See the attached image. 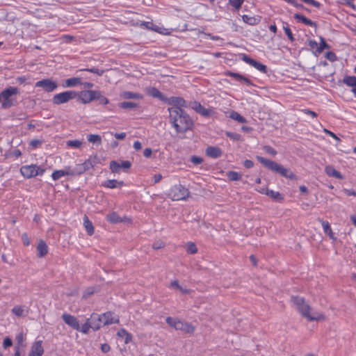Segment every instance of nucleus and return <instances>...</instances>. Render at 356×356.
<instances>
[{"instance_id": "obj_44", "label": "nucleus", "mask_w": 356, "mask_h": 356, "mask_svg": "<svg viewBox=\"0 0 356 356\" xmlns=\"http://www.w3.org/2000/svg\"><path fill=\"white\" fill-rule=\"evenodd\" d=\"M121 165L119 163L112 161L110 163V169L113 172H119Z\"/></svg>"}, {"instance_id": "obj_60", "label": "nucleus", "mask_w": 356, "mask_h": 356, "mask_svg": "<svg viewBox=\"0 0 356 356\" xmlns=\"http://www.w3.org/2000/svg\"><path fill=\"white\" fill-rule=\"evenodd\" d=\"M229 76L234 78L236 80H237L238 81H241V79L243 77L242 75L237 74V73H234V72H230Z\"/></svg>"}, {"instance_id": "obj_23", "label": "nucleus", "mask_w": 356, "mask_h": 356, "mask_svg": "<svg viewBox=\"0 0 356 356\" xmlns=\"http://www.w3.org/2000/svg\"><path fill=\"white\" fill-rule=\"evenodd\" d=\"M124 185L122 181H117L115 179H108L102 184V186L108 188H121Z\"/></svg>"}, {"instance_id": "obj_54", "label": "nucleus", "mask_w": 356, "mask_h": 356, "mask_svg": "<svg viewBox=\"0 0 356 356\" xmlns=\"http://www.w3.org/2000/svg\"><path fill=\"white\" fill-rule=\"evenodd\" d=\"M302 1L308 5H311L314 7H316V8H318L320 6V3H318V1H316L315 0H302Z\"/></svg>"}, {"instance_id": "obj_36", "label": "nucleus", "mask_w": 356, "mask_h": 356, "mask_svg": "<svg viewBox=\"0 0 356 356\" xmlns=\"http://www.w3.org/2000/svg\"><path fill=\"white\" fill-rule=\"evenodd\" d=\"M266 195L270 196L272 199L275 201H281L283 200L282 195L277 191H274L272 190H267L266 192Z\"/></svg>"}, {"instance_id": "obj_53", "label": "nucleus", "mask_w": 356, "mask_h": 356, "mask_svg": "<svg viewBox=\"0 0 356 356\" xmlns=\"http://www.w3.org/2000/svg\"><path fill=\"white\" fill-rule=\"evenodd\" d=\"M226 136L229 137L231 139H233L234 140H238L240 139V136L238 134L233 133V132H227Z\"/></svg>"}, {"instance_id": "obj_3", "label": "nucleus", "mask_w": 356, "mask_h": 356, "mask_svg": "<svg viewBox=\"0 0 356 356\" xmlns=\"http://www.w3.org/2000/svg\"><path fill=\"white\" fill-rule=\"evenodd\" d=\"M20 93L17 87L9 86L0 92V102L1 101V108L3 109L9 108L15 105V97Z\"/></svg>"}, {"instance_id": "obj_7", "label": "nucleus", "mask_w": 356, "mask_h": 356, "mask_svg": "<svg viewBox=\"0 0 356 356\" xmlns=\"http://www.w3.org/2000/svg\"><path fill=\"white\" fill-rule=\"evenodd\" d=\"M20 172L24 177L30 179L37 175H42L44 172V169L32 164L22 166L20 168Z\"/></svg>"}, {"instance_id": "obj_46", "label": "nucleus", "mask_w": 356, "mask_h": 356, "mask_svg": "<svg viewBox=\"0 0 356 356\" xmlns=\"http://www.w3.org/2000/svg\"><path fill=\"white\" fill-rule=\"evenodd\" d=\"M244 2V0H229V4L235 8L236 9H239L241 7V5Z\"/></svg>"}, {"instance_id": "obj_13", "label": "nucleus", "mask_w": 356, "mask_h": 356, "mask_svg": "<svg viewBox=\"0 0 356 356\" xmlns=\"http://www.w3.org/2000/svg\"><path fill=\"white\" fill-rule=\"evenodd\" d=\"M62 319L67 325H68L73 329H74V330L80 329L79 321L75 316H74L71 314L65 313L62 315Z\"/></svg>"}, {"instance_id": "obj_50", "label": "nucleus", "mask_w": 356, "mask_h": 356, "mask_svg": "<svg viewBox=\"0 0 356 356\" xmlns=\"http://www.w3.org/2000/svg\"><path fill=\"white\" fill-rule=\"evenodd\" d=\"M264 149L265 150V152L266 153L271 154L273 156H275L277 154V151L270 146L266 145L264 147Z\"/></svg>"}, {"instance_id": "obj_42", "label": "nucleus", "mask_w": 356, "mask_h": 356, "mask_svg": "<svg viewBox=\"0 0 356 356\" xmlns=\"http://www.w3.org/2000/svg\"><path fill=\"white\" fill-rule=\"evenodd\" d=\"M90 328H92V325H91L90 321L87 319L86 323L83 325H82L81 326L80 325V329L76 330L81 332L83 334H87V333H88L89 330Z\"/></svg>"}, {"instance_id": "obj_27", "label": "nucleus", "mask_w": 356, "mask_h": 356, "mask_svg": "<svg viewBox=\"0 0 356 356\" xmlns=\"http://www.w3.org/2000/svg\"><path fill=\"white\" fill-rule=\"evenodd\" d=\"M140 26L144 27L145 29L155 31L158 33H163V30H165V29H162L159 27L158 26L154 24L152 22H143L140 24Z\"/></svg>"}, {"instance_id": "obj_24", "label": "nucleus", "mask_w": 356, "mask_h": 356, "mask_svg": "<svg viewBox=\"0 0 356 356\" xmlns=\"http://www.w3.org/2000/svg\"><path fill=\"white\" fill-rule=\"evenodd\" d=\"M325 172L329 177H333L339 179H343V176L341 175V174L339 171L335 170V168L332 165L326 166L325 168Z\"/></svg>"}, {"instance_id": "obj_14", "label": "nucleus", "mask_w": 356, "mask_h": 356, "mask_svg": "<svg viewBox=\"0 0 356 356\" xmlns=\"http://www.w3.org/2000/svg\"><path fill=\"white\" fill-rule=\"evenodd\" d=\"M168 104L172 105L171 108H178L179 109H182L183 107H186V101L181 98L178 97H171L170 98H165L164 100Z\"/></svg>"}, {"instance_id": "obj_2", "label": "nucleus", "mask_w": 356, "mask_h": 356, "mask_svg": "<svg viewBox=\"0 0 356 356\" xmlns=\"http://www.w3.org/2000/svg\"><path fill=\"white\" fill-rule=\"evenodd\" d=\"M291 300L298 312L308 321H321L325 318L321 313L313 311L303 298L292 296Z\"/></svg>"}, {"instance_id": "obj_17", "label": "nucleus", "mask_w": 356, "mask_h": 356, "mask_svg": "<svg viewBox=\"0 0 356 356\" xmlns=\"http://www.w3.org/2000/svg\"><path fill=\"white\" fill-rule=\"evenodd\" d=\"M191 108L195 110L197 113L202 116L208 117L211 114V110L206 108L202 106L199 102H194L192 103Z\"/></svg>"}, {"instance_id": "obj_1", "label": "nucleus", "mask_w": 356, "mask_h": 356, "mask_svg": "<svg viewBox=\"0 0 356 356\" xmlns=\"http://www.w3.org/2000/svg\"><path fill=\"white\" fill-rule=\"evenodd\" d=\"M169 120L177 133H184L192 129L193 122L189 115L183 109L168 108Z\"/></svg>"}, {"instance_id": "obj_21", "label": "nucleus", "mask_w": 356, "mask_h": 356, "mask_svg": "<svg viewBox=\"0 0 356 356\" xmlns=\"http://www.w3.org/2000/svg\"><path fill=\"white\" fill-rule=\"evenodd\" d=\"M343 83L349 87H352L351 91L356 94V76H346L343 79Z\"/></svg>"}, {"instance_id": "obj_58", "label": "nucleus", "mask_w": 356, "mask_h": 356, "mask_svg": "<svg viewBox=\"0 0 356 356\" xmlns=\"http://www.w3.org/2000/svg\"><path fill=\"white\" fill-rule=\"evenodd\" d=\"M308 44L312 49H316L318 51V47H319V45L316 41L311 40L309 41Z\"/></svg>"}, {"instance_id": "obj_59", "label": "nucleus", "mask_w": 356, "mask_h": 356, "mask_svg": "<svg viewBox=\"0 0 356 356\" xmlns=\"http://www.w3.org/2000/svg\"><path fill=\"white\" fill-rule=\"evenodd\" d=\"M326 58L331 61H334L337 58V56L333 52H327L326 54Z\"/></svg>"}, {"instance_id": "obj_51", "label": "nucleus", "mask_w": 356, "mask_h": 356, "mask_svg": "<svg viewBox=\"0 0 356 356\" xmlns=\"http://www.w3.org/2000/svg\"><path fill=\"white\" fill-rule=\"evenodd\" d=\"M13 346V341L11 340L10 338L9 337H6L4 339H3V347L6 349L8 348V347H10Z\"/></svg>"}, {"instance_id": "obj_62", "label": "nucleus", "mask_w": 356, "mask_h": 356, "mask_svg": "<svg viewBox=\"0 0 356 356\" xmlns=\"http://www.w3.org/2000/svg\"><path fill=\"white\" fill-rule=\"evenodd\" d=\"M152 153V150L151 148H146V149H145V150L143 152V155L145 157L149 158L151 156Z\"/></svg>"}, {"instance_id": "obj_55", "label": "nucleus", "mask_w": 356, "mask_h": 356, "mask_svg": "<svg viewBox=\"0 0 356 356\" xmlns=\"http://www.w3.org/2000/svg\"><path fill=\"white\" fill-rule=\"evenodd\" d=\"M95 293V290L93 288H88L86 290V291L84 292V293L83 294V298H88L90 295L93 294Z\"/></svg>"}, {"instance_id": "obj_28", "label": "nucleus", "mask_w": 356, "mask_h": 356, "mask_svg": "<svg viewBox=\"0 0 356 356\" xmlns=\"http://www.w3.org/2000/svg\"><path fill=\"white\" fill-rule=\"evenodd\" d=\"M294 18L307 26H309L312 27L316 26L315 22H314L313 21L307 18L306 17H305L304 15H302L301 14H298V13L295 14Z\"/></svg>"}, {"instance_id": "obj_29", "label": "nucleus", "mask_w": 356, "mask_h": 356, "mask_svg": "<svg viewBox=\"0 0 356 356\" xmlns=\"http://www.w3.org/2000/svg\"><path fill=\"white\" fill-rule=\"evenodd\" d=\"M82 83V79L80 77H73L65 80L64 87H74Z\"/></svg>"}, {"instance_id": "obj_43", "label": "nucleus", "mask_w": 356, "mask_h": 356, "mask_svg": "<svg viewBox=\"0 0 356 356\" xmlns=\"http://www.w3.org/2000/svg\"><path fill=\"white\" fill-rule=\"evenodd\" d=\"M227 177L232 181H238L241 178V175L239 172L231 171L227 173Z\"/></svg>"}, {"instance_id": "obj_12", "label": "nucleus", "mask_w": 356, "mask_h": 356, "mask_svg": "<svg viewBox=\"0 0 356 356\" xmlns=\"http://www.w3.org/2000/svg\"><path fill=\"white\" fill-rule=\"evenodd\" d=\"M242 60L246 63L254 67L255 69L258 70L261 72L266 73L267 67L265 65H263L262 63L248 57L246 55L243 56Z\"/></svg>"}, {"instance_id": "obj_30", "label": "nucleus", "mask_w": 356, "mask_h": 356, "mask_svg": "<svg viewBox=\"0 0 356 356\" xmlns=\"http://www.w3.org/2000/svg\"><path fill=\"white\" fill-rule=\"evenodd\" d=\"M83 226L89 235H92L94 234V227L92 223L86 216L83 218Z\"/></svg>"}, {"instance_id": "obj_10", "label": "nucleus", "mask_w": 356, "mask_h": 356, "mask_svg": "<svg viewBox=\"0 0 356 356\" xmlns=\"http://www.w3.org/2000/svg\"><path fill=\"white\" fill-rule=\"evenodd\" d=\"M95 164V159H88L85 161L83 163L77 164L76 167L72 170V172H73V175H81L86 171L90 170L93 168Z\"/></svg>"}, {"instance_id": "obj_5", "label": "nucleus", "mask_w": 356, "mask_h": 356, "mask_svg": "<svg viewBox=\"0 0 356 356\" xmlns=\"http://www.w3.org/2000/svg\"><path fill=\"white\" fill-rule=\"evenodd\" d=\"M166 322L170 327L185 333H193L195 330L194 327L191 324L184 322L178 318L168 317L166 318Z\"/></svg>"}, {"instance_id": "obj_40", "label": "nucleus", "mask_w": 356, "mask_h": 356, "mask_svg": "<svg viewBox=\"0 0 356 356\" xmlns=\"http://www.w3.org/2000/svg\"><path fill=\"white\" fill-rule=\"evenodd\" d=\"M242 18L244 22L250 25H255L259 22V20L257 18L248 15H243Z\"/></svg>"}, {"instance_id": "obj_35", "label": "nucleus", "mask_w": 356, "mask_h": 356, "mask_svg": "<svg viewBox=\"0 0 356 356\" xmlns=\"http://www.w3.org/2000/svg\"><path fill=\"white\" fill-rule=\"evenodd\" d=\"M118 336L124 339V343H128L131 340V336L124 329H121L118 332Z\"/></svg>"}, {"instance_id": "obj_61", "label": "nucleus", "mask_w": 356, "mask_h": 356, "mask_svg": "<svg viewBox=\"0 0 356 356\" xmlns=\"http://www.w3.org/2000/svg\"><path fill=\"white\" fill-rule=\"evenodd\" d=\"M323 131L327 134V135L330 136L331 137H332L334 139L337 140H339V138L337 136V135L335 134H334L333 132L326 129H324Z\"/></svg>"}, {"instance_id": "obj_63", "label": "nucleus", "mask_w": 356, "mask_h": 356, "mask_svg": "<svg viewBox=\"0 0 356 356\" xmlns=\"http://www.w3.org/2000/svg\"><path fill=\"white\" fill-rule=\"evenodd\" d=\"M114 136L118 140H123L126 137V134L124 132L117 133L114 134Z\"/></svg>"}, {"instance_id": "obj_20", "label": "nucleus", "mask_w": 356, "mask_h": 356, "mask_svg": "<svg viewBox=\"0 0 356 356\" xmlns=\"http://www.w3.org/2000/svg\"><path fill=\"white\" fill-rule=\"evenodd\" d=\"M66 175H73V172H72V170L70 168L66 170H56L52 173L51 177L56 181Z\"/></svg>"}, {"instance_id": "obj_56", "label": "nucleus", "mask_w": 356, "mask_h": 356, "mask_svg": "<svg viewBox=\"0 0 356 356\" xmlns=\"http://www.w3.org/2000/svg\"><path fill=\"white\" fill-rule=\"evenodd\" d=\"M191 160L192 163L195 165L200 164L203 161V159L201 157L195 156H192Z\"/></svg>"}, {"instance_id": "obj_33", "label": "nucleus", "mask_w": 356, "mask_h": 356, "mask_svg": "<svg viewBox=\"0 0 356 356\" xmlns=\"http://www.w3.org/2000/svg\"><path fill=\"white\" fill-rule=\"evenodd\" d=\"M321 225L325 234H327L330 238L334 239V234L328 222L321 220Z\"/></svg>"}, {"instance_id": "obj_52", "label": "nucleus", "mask_w": 356, "mask_h": 356, "mask_svg": "<svg viewBox=\"0 0 356 356\" xmlns=\"http://www.w3.org/2000/svg\"><path fill=\"white\" fill-rule=\"evenodd\" d=\"M284 31L286 35H287L288 38L291 41H293L294 38H293V36L291 29L288 26H284Z\"/></svg>"}, {"instance_id": "obj_32", "label": "nucleus", "mask_w": 356, "mask_h": 356, "mask_svg": "<svg viewBox=\"0 0 356 356\" xmlns=\"http://www.w3.org/2000/svg\"><path fill=\"white\" fill-rule=\"evenodd\" d=\"M38 254V256L39 257H44L48 252V248L46 243L44 241H40L37 247Z\"/></svg>"}, {"instance_id": "obj_6", "label": "nucleus", "mask_w": 356, "mask_h": 356, "mask_svg": "<svg viewBox=\"0 0 356 356\" xmlns=\"http://www.w3.org/2000/svg\"><path fill=\"white\" fill-rule=\"evenodd\" d=\"M189 194L188 190L181 184L173 186L169 192V196L174 201L186 200Z\"/></svg>"}, {"instance_id": "obj_8", "label": "nucleus", "mask_w": 356, "mask_h": 356, "mask_svg": "<svg viewBox=\"0 0 356 356\" xmlns=\"http://www.w3.org/2000/svg\"><path fill=\"white\" fill-rule=\"evenodd\" d=\"M76 96V92L73 90H67L55 95L52 98V102L54 104H62L74 99Z\"/></svg>"}, {"instance_id": "obj_26", "label": "nucleus", "mask_w": 356, "mask_h": 356, "mask_svg": "<svg viewBox=\"0 0 356 356\" xmlns=\"http://www.w3.org/2000/svg\"><path fill=\"white\" fill-rule=\"evenodd\" d=\"M12 312L18 317L26 316L28 314V310L24 306L16 305L12 309Z\"/></svg>"}, {"instance_id": "obj_9", "label": "nucleus", "mask_w": 356, "mask_h": 356, "mask_svg": "<svg viewBox=\"0 0 356 356\" xmlns=\"http://www.w3.org/2000/svg\"><path fill=\"white\" fill-rule=\"evenodd\" d=\"M79 101L83 104H88L92 100L100 98V92L98 90H83L77 93Z\"/></svg>"}, {"instance_id": "obj_11", "label": "nucleus", "mask_w": 356, "mask_h": 356, "mask_svg": "<svg viewBox=\"0 0 356 356\" xmlns=\"http://www.w3.org/2000/svg\"><path fill=\"white\" fill-rule=\"evenodd\" d=\"M35 87L42 88L45 92H51L58 88V83L50 79H44L37 81Z\"/></svg>"}, {"instance_id": "obj_45", "label": "nucleus", "mask_w": 356, "mask_h": 356, "mask_svg": "<svg viewBox=\"0 0 356 356\" xmlns=\"http://www.w3.org/2000/svg\"><path fill=\"white\" fill-rule=\"evenodd\" d=\"M26 340V337L25 335L23 334V332H20L19 333L17 336H16V341L17 342V344L15 346H19V348H21V346H22V343Z\"/></svg>"}, {"instance_id": "obj_37", "label": "nucleus", "mask_w": 356, "mask_h": 356, "mask_svg": "<svg viewBox=\"0 0 356 356\" xmlns=\"http://www.w3.org/2000/svg\"><path fill=\"white\" fill-rule=\"evenodd\" d=\"M229 118L232 120H234L240 123L246 122V120L242 115H241L238 112L232 111L229 113Z\"/></svg>"}, {"instance_id": "obj_18", "label": "nucleus", "mask_w": 356, "mask_h": 356, "mask_svg": "<svg viewBox=\"0 0 356 356\" xmlns=\"http://www.w3.org/2000/svg\"><path fill=\"white\" fill-rule=\"evenodd\" d=\"M103 317V325H107L113 323H118L119 319L117 316L114 315L111 312H106L102 315Z\"/></svg>"}, {"instance_id": "obj_19", "label": "nucleus", "mask_w": 356, "mask_h": 356, "mask_svg": "<svg viewBox=\"0 0 356 356\" xmlns=\"http://www.w3.org/2000/svg\"><path fill=\"white\" fill-rule=\"evenodd\" d=\"M207 156L216 159L222 155V150L218 147L209 146L206 149Z\"/></svg>"}, {"instance_id": "obj_47", "label": "nucleus", "mask_w": 356, "mask_h": 356, "mask_svg": "<svg viewBox=\"0 0 356 356\" xmlns=\"http://www.w3.org/2000/svg\"><path fill=\"white\" fill-rule=\"evenodd\" d=\"M81 71H88V72H90L96 74H97L99 76L102 75L104 72L103 70H100V69H98V68H96V67H92V68H90V69H83V70H81Z\"/></svg>"}, {"instance_id": "obj_57", "label": "nucleus", "mask_w": 356, "mask_h": 356, "mask_svg": "<svg viewBox=\"0 0 356 356\" xmlns=\"http://www.w3.org/2000/svg\"><path fill=\"white\" fill-rule=\"evenodd\" d=\"M164 246V243L162 241H157L154 243L152 247L154 249H160Z\"/></svg>"}, {"instance_id": "obj_16", "label": "nucleus", "mask_w": 356, "mask_h": 356, "mask_svg": "<svg viewBox=\"0 0 356 356\" xmlns=\"http://www.w3.org/2000/svg\"><path fill=\"white\" fill-rule=\"evenodd\" d=\"M44 353V349L42 346V341H37L31 346L29 356H42Z\"/></svg>"}, {"instance_id": "obj_64", "label": "nucleus", "mask_w": 356, "mask_h": 356, "mask_svg": "<svg viewBox=\"0 0 356 356\" xmlns=\"http://www.w3.org/2000/svg\"><path fill=\"white\" fill-rule=\"evenodd\" d=\"M131 164L129 161H122V163L120 164L121 168H123L124 169L129 168L131 167Z\"/></svg>"}, {"instance_id": "obj_48", "label": "nucleus", "mask_w": 356, "mask_h": 356, "mask_svg": "<svg viewBox=\"0 0 356 356\" xmlns=\"http://www.w3.org/2000/svg\"><path fill=\"white\" fill-rule=\"evenodd\" d=\"M197 251L195 245L193 243H188L187 245V252L191 254H195Z\"/></svg>"}, {"instance_id": "obj_31", "label": "nucleus", "mask_w": 356, "mask_h": 356, "mask_svg": "<svg viewBox=\"0 0 356 356\" xmlns=\"http://www.w3.org/2000/svg\"><path fill=\"white\" fill-rule=\"evenodd\" d=\"M169 287L179 290L183 294H186L189 292V290L186 287H183L182 286H181L177 280H174L171 282Z\"/></svg>"}, {"instance_id": "obj_49", "label": "nucleus", "mask_w": 356, "mask_h": 356, "mask_svg": "<svg viewBox=\"0 0 356 356\" xmlns=\"http://www.w3.org/2000/svg\"><path fill=\"white\" fill-rule=\"evenodd\" d=\"M319 47H318V52L321 53L323 51V49L328 48L327 44L325 42V40L323 38H321V43Z\"/></svg>"}, {"instance_id": "obj_34", "label": "nucleus", "mask_w": 356, "mask_h": 356, "mask_svg": "<svg viewBox=\"0 0 356 356\" xmlns=\"http://www.w3.org/2000/svg\"><path fill=\"white\" fill-rule=\"evenodd\" d=\"M106 219L111 223H118L122 222V219L115 212H112L106 216Z\"/></svg>"}, {"instance_id": "obj_22", "label": "nucleus", "mask_w": 356, "mask_h": 356, "mask_svg": "<svg viewBox=\"0 0 356 356\" xmlns=\"http://www.w3.org/2000/svg\"><path fill=\"white\" fill-rule=\"evenodd\" d=\"M120 97L125 99H142L143 96L138 92H133L130 91H124L120 94Z\"/></svg>"}, {"instance_id": "obj_15", "label": "nucleus", "mask_w": 356, "mask_h": 356, "mask_svg": "<svg viewBox=\"0 0 356 356\" xmlns=\"http://www.w3.org/2000/svg\"><path fill=\"white\" fill-rule=\"evenodd\" d=\"M90 321L92 329L94 330H99L103 325V317L97 314H92L90 318H88Z\"/></svg>"}, {"instance_id": "obj_38", "label": "nucleus", "mask_w": 356, "mask_h": 356, "mask_svg": "<svg viewBox=\"0 0 356 356\" xmlns=\"http://www.w3.org/2000/svg\"><path fill=\"white\" fill-rule=\"evenodd\" d=\"M87 139L92 144L100 145L102 143V138L97 134H89L87 136Z\"/></svg>"}, {"instance_id": "obj_39", "label": "nucleus", "mask_w": 356, "mask_h": 356, "mask_svg": "<svg viewBox=\"0 0 356 356\" xmlns=\"http://www.w3.org/2000/svg\"><path fill=\"white\" fill-rule=\"evenodd\" d=\"M119 107L123 109H134L138 107V104L134 102H123L119 104Z\"/></svg>"}, {"instance_id": "obj_25", "label": "nucleus", "mask_w": 356, "mask_h": 356, "mask_svg": "<svg viewBox=\"0 0 356 356\" xmlns=\"http://www.w3.org/2000/svg\"><path fill=\"white\" fill-rule=\"evenodd\" d=\"M146 92L147 95L152 97L158 98L162 101L165 100V98L162 93L156 88L154 87H149L146 88Z\"/></svg>"}, {"instance_id": "obj_41", "label": "nucleus", "mask_w": 356, "mask_h": 356, "mask_svg": "<svg viewBox=\"0 0 356 356\" xmlns=\"http://www.w3.org/2000/svg\"><path fill=\"white\" fill-rule=\"evenodd\" d=\"M82 144H83V143L79 140H67L66 142V145L67 147L74 148V149L81 148Z\"/></svg>"}, {"instance_id": "obj_4", "label": "nucleus", "mask_w": 356, "mask_h": 356, "mask_svg": "<svg viewBox=\"0 0 356 356\" xmlns=\"http://www.w3.org/2000/svg\"><path fill=\"white\" fill-rule=\"evenodd\" d=\"M257 159L271 171L275 172L285 177L293 178L294 177L293 174L290 172L288 169L273 161L259 156H257Z\"/></svg>"}]
</instances>
